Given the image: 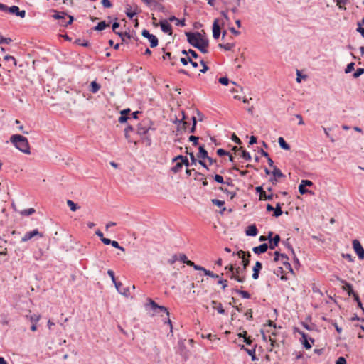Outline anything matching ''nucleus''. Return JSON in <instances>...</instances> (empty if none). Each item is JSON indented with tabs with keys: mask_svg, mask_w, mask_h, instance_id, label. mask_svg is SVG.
I'll return each instance as SVG.
<instances>
[{
	"mask_svg": "<svg viewBox=\"0 0 364 364\" xmlns=\"http://www.w3.org/2000/svg\"><path fill=\"white\" fill-rule=\"evenodd\" d=\"M278 142L280 147L284 150H289L290 146L285 141L283 137L280 136L278 139Z\"/></svg>",
	"mask_w": 364,
	"mask_h": 364,
	"instance_id": "27",
	"label": "nucleus"
},
{
	"mask_svg": "<svg viewBox=\"0 0 364 364\" xmlns=\"http://www.w3.org/2000/svg\"><path fill=\"white\" fill-rule=\"evenodd\" d=\"M288 259H288L287 256L285 254H282L281 257H279V260H282L283 264L284 265L288 266L289 267L291 272H292L293 270L291 268V264L287 262Z\"/></svg>",
	"mask_w": 364,
	"mask_h": 364,
	"instance_id": "36",
	"label": "nucleus"
},
{
	"mask_svg": "<svg viewBox=\"0 0 364 364\" xmlns=\"http://www.w3.org/2000/svg\"><path fill=\"white\" fill-rule=\"evenodd\" d=\"M148 304H146V306H150L151 308L154 310L155 313L160 314V313H164L167 316H169V312L168 309L164 306H159L154 301H153L151 299H147Z\"/></svg>",
	"mask_w": 364,
	"mask_h": 364,
	"instance_id": "6",
	"label": "nucleus"
},
{
	"mask_svg": "<svg viewBox=\"0 0 364 364\" xmlns=\"http://www.w3.org/2000/svg\"><path fill=\"white\" fill-rule=\"evenodd\" d=\"M133 130V127L130 125L127 126L125 129H124V136H125V138L129 141H131L130 139H129V133H130L131 131Z\"/></svg>",
	"mask_w": 364,
	"mask_h": 364,
	"instance_id": "45",
	"label": "nucleus"
},
{
	"mask_svg": "<svg viewBox=\"0 0 364 364\" xmlns=\"http://www.w3.org/2000/svg\"><path fill=\"white\" fill-rule=\"evenodd\" d=\"M220 35V26L219 20L215 19L213 23V37L214 39H218Z\"/></svg>",
	"mask_w": 364,
	"mask_h": 364,
	"instance_id": "13",
	"label": "nucleus"
},
{
	"mask_svg": "<svg viewBox=\"0 0 364 364\" xmlns=\"http://www.w3.org/2000/svg\"><path fill=\"white\" fill-rule=\"evenodd\" d=\"M178 259H180L183 263L186 264L187 265L189 262H191V260H188L187 259L186 255L184 254H180L179 256L178 257Z\"/></svg>",
	"mask_w": 364,
	"mask_h": 364,
	"instance_id": "47",
	"label": "nucleus"
},
{
	"mask_svg": "<svg viewBox=\"0 0 364 364\" xmlns=\"http://www.w3.org/2000/svg\"><path fill=\"white\" fill-rule=\"evenodd\" d=\"M235 291L238 294L242 296V297L244 299H250V294L246 291L239 290V289H237Z\"/></svg>",
	"mask_w": 364,
	"mask_h": 364,
	"instance_id": "42",
	"label": "nucleus"
},
{
	"mask_svg": "<svg viewBox=\"0 0 364 364\" xmlns=\"http://www.w3.org/2000/svg\"><path fill=\"white\" fill-rule=\"evenodd\" d=\"M237 255L239 257L242 258L243 269L244 270H245V269L250 264L249 258L251 257V254L249 252L246 253L245 251L240 250L237 252Z\"/></svg>",
	"mask_w": 364,
	"mask_h": 364,
	"instance_id": "12",
	"label": "nucleus"
},
{
	"mask_svg": "<svg viewBox=\"0 0 364 364\" xmlns=\"http://www.w3.org/2000/svg\"><path fill=\"white\" fill-rule=\"evenodd\" d=\"M212 203H213V204L217 205L218 207H222L225 204L224 201L220 200H218V199H213L212 200Z\"/></svg>",
	"mask_w": 364,
	"mask_h": 364,
	"instance_id": "51",
	"label": "nucleus"
},
{
	"mask_svg": "<svg viewBox=\"0 0 364 364\" xmlns=\"http://www.w3.org/2000/svg\"><path fill=\"white\" fill-rule=\"evenodd\" d=\"M12 41V39L10 38H4L1 33H0V44H9Z\"/></svg>",
	"mask_w": 364,
	"mask_h": 364,
	"instance_id": "43",
	"label": "nucleus"
},
{
	"mask_svg": "<svg viewBox=\"0 0 364 364\" xmlns=\"http://www.w3.org/2000/svg\"><path fill=\"white\" fill-rule=\"evenodd\" d=\"M150 126H147V124L145 122L141 123L138 125L137 128V133L139 135H144L146 134L149 129H151Z\"/></svg>",
	"mask_w": 364,
	"mask_h": 364,
	"instance_id": "17",
	"label": "nucleus"
},
{
	"mask_svg": "<svg viewBox=\"0 0 364 364\" xmlns=\"http://www.w3.org/2000/svg\"><path fill=\"white\" fill-rule=\"evenodd\" d=\"M100 89V85L95 81H93L90 84V91L92 93H97Z\"/></svg>",
	"mask_w": 364,
	"mask_h": 364,
	"instance_id": "31",
	"label": "nucleus"
},
{
	"mask_svg": "<svg viewBox=\"0 0 364 364\" xmlns=\"http://www.w3.org/2000/svg\"><path fill=\"white\" fill-rule=\"evenodd\" d=\"M226 269H229V272H228V276L232 279L237 281L238 282L243 283L245 281V275H236L235 273V269L232 267V265H230V267H226Z\"/></svg>",
	"mask_w": 364,
	"mask_h": 364,
	"instance_id": "9",
	"label": "nucleus"
},
{
	"mask_svg": "<svg viewBox=\"0 0 364 364\" xmlns=\"http://www.w3.org/2000/svg\"><path fill=\"white\" fill-rule=\"evenodd\" d=\"M262 268V264L260 262L257 261L256 262L254 267H253V274H252V278L254 279H257L259 278V274L260 270Z\"/></svg>",
	"mask_w": 364,
	"mask_h": 364,
	"instance_id": "18",
	"label": "nucleus"
},
{
	"mask_svg": "<svg viewBox=\"0 0 364 364\" xmlns=\"http://www.w3.org/2000/svg\"><path fill=\"white\" fill-rule=\"evenodd\" d=\"M27 318H29L30 321L33 323H35L36 324L38 323V321L40 320L41 318V316L38 315V314H33V315H31L30 316H26Z\"/></svg>",
	"mask_w": 364,
	"mask_h": 364,
	"instance_id": "39",
	"label": "nucleus"
},
{
	"mask_svg": "<svg viewBox=\"0 0 364 364\" xmlns=\"http://www.w3.org/2000/svg\"><path fill=\"white\" fill-rule=\"evenodd\" d=\"M35 212H36L35 209L33 208H31L28 209L23 210L20 211L19 213L23 216H29V215L33 214Z\"/></svg>",
	"mask_w": 364,
	"mask_h": 364,
	"instance_id": "32",
	"label": "nucleus"
},
{
	"mask_svg": "<svg viewBox=\"0 0 364 364\" xmlns=\"http://www.w3.org/2000/svg\"><path fill=\"white\" fill-rule=\"evenodd\" d=\"M102 4L105 8H110L112 6L109 0H102Z\"/></svg>",
	"mask_w": 364,
	"mask_h": 364,
	"instance_id": "58",
	"label": "nucleus"
},
{
	"mask_svg": "<svg viewBox=\"0 0 364 364\" xmlns=\"http://www.w3.org/2000/svg\"><path fill=\"white\" fill-rule=\"evenodd\" d=\"M272 234L273 233L272 232H269V234H268V238L270 240L269 248L271 250L275 249V247L278 245V243L280 241V237H279V235H276L272 239L271 237H272Z\"/></svg>",
	"mask_w": 364,
	"mask_h": 364,
	"instance_id": "14",
	"label": "nucleus"
},
{
	"mask_svg": "<svg viewBox=\"0 0 364 364\" xmlns=\"http://www.w3.org/2000/svg\"><path fill=\"white\" fill-rule=\"evenodd\" d=\"M188 266L193 267L194 269L205 272V269L201 266L195 264L193 262H189Z\"/></svg>",
	"mask_w": 364,
	"mask_h": 364,
	"instance_id": "40",
	"label": "nucleus"
},
{
	"mask_svg": "<svg viewBox=\"0 0 364 364\" xmlns=\"http://www.w3.org/2000/svg\"><path fill=\"white\" fill-rule=\"evenodd\" d=\"M76 43L83 47H87L89 46V43L87 41H82L80 39H77L76 41Z\"/></svg>",
	"mask_w": 364,
	"mask_h": 364,
	"instance_id": "59",
	"label": "nucleus"
},
{
	"mask_svg": "<svg viewBox=\"0 0 364 364\" xmlns=\"http://www.w3.org/2000/svg\"><path fill=\"white\" fill-rule=\"evenodd\" d=\"M191 119L193 121V124H192V127L190 129L189 132L191 133H194L195 131H196V117L193 116L191 117Z\"/></svg>",
	"mask_w": 364,
	"mask_h": 364,
	"instance_id": "52",
	"label": "nucleus"
},
{
	"mask_svg": "<svg viewBox=\"0 0 364 364\" xmlns=\"http://www.w3.org/2000/svg\"><path fill=\"white\" fill-rule=\"evenodd\" d=\"M183 166V165L181 164V161H178L176 165L172 167L171 170L175 173H178L182 169Z\"/></svg>",
	"mask_w": 364,
	"mask_h": 364,
	"instance_id": "35",
	"label": "nucleus"
},
{
	"mask_svg": "<svg viewBox=\"0 0 364 364\" xmlns=\"http://www.w3.org/2000/svg\"><path fill=\"white\" fill-rule=\"evenodd\" d=\"M0 10L9 11V13L15 14L17 16H20L21 18H24L26 16V11L24 10L20 11L17 6L8 7L6 5L0 3Z\"/></svg>",
	"mask_w": 364,
	"mask_h": 364,
	"instance_id": "4",
	"label": "nucleus"
},
{
	"mask_svg": "<svg viewBox=\"0 0 364 364\" xmlns=\"http://www.w3.org/2000/svg\"><path fill=\"white\" fill-rule=\"evenodd\" d=\"M313 183L309 180H302L300 185L299 186V193L302 195L308 192L307 189H306V186H311Z\"/></svg>",
	"mask_w": 364,
	"mask_h": 364,
	"instance_id": "15",
	"label": "nucleus"
},
{
	"mask_svg": "<svg viewBox=\"0 0 364 364\" xmlns=\"http://www.w3.org/2000/svg\"><path fill=\"white\" fill-rule=\"evenodd\" d=\"M214 180L219 183H225L223 180V176H221L220 175H218V174L215 175Z\"/></svg>",
	"mask_w": 364,
	"mask_h": 364,
	"instance_id": "54",
	"label": "nucleus"
},
{
	"mask_svg": "<svg viewBox=\"0 0 364 364\" xmlns=\"http://www.w3.org/2000/svg\"><path fill=\"white\" fill-rule=\"evenodd\" d=\"M109 24L107 23L105 21L99 22L97 25L94 28L95 31H102L106 28L109 27Z\"/></svg>",
	"mask_w": 364,
	"mask_h": 364,
	"instance_id": "28",
	"label": "nucleus"
},
{
	"mask_svg": "<svg viewBox=\"0 0 364 364\" xmlns=\"http://www.w3.org/2000/svg\"><path fill=\"white\" fill-rule=\"evenodd\" d=\"M200 64L203 66V68L200 70V72L201 73H206L208 70L209 68L206 65V64H205V61L203 60H200Z\"/></svg>",
	"mask_w": 364,
	"mask_h": 364,
	"instance_id": "50",
	"label": "nucleus"
},
{
	"mask_svg": "<svg viewBox=\"0 0 364 364\" xmlns=\"http://www.w3.org/2000/svg\"><path fill=\"white\" fill-rule=\"evenodd\" d=\"M337 279L339 280L341 283L345 284V286L343 287V289L348 291V294L349 296H351V295L354 294L355 292H354V291L353 289L352 284H350V283L346 282V281L340 279L339 277H337Z\"/></svg>",
	"mask_w": 364,
	"mask_h": 364,
	"instance_id": "20",
	"label": "nucleus"
},
{
	"mask_svg": "<svg viewBox=\"0 0 364 364\" xmlns=\"http://www.w3.org/2000/svg\"><path fill=\"white\" fill-rule=\"evenodd\" d=\"M257 229L255 225H251L246 230V235L248 236H256L257 235Z\"/></svg>",
	"mask_w": 364,
	"mask_h": 364,
	"instance_id": "23",
	"label": "nucleus"
},
{
	"mask_svg": "<svg viewBox=\"0 0 364 364\" xmlns=\"http://www.w3.org/2000/svg\"><path fill=\"white\" fill-rule=\"evenodd\" d=\"M232 140L235 141L237 144H241L242 141L235 134H232Z\"/></svg>",
	"mask_w": 364,
	"mask_h": 364,
	"instance_id": "62",
	"label": "nucleus"
},
{
	"mask_svg": "<svg viewBox=\"0 0 364 364\" xmlns=\"http://www.w3.org/2000/svg\"><path fill=\"white\" fill-rule=\"evenodd\" d=\"M363 73H364V68H360L356 70V71L353 73V76L354 78H358Z\"/></svg>",
	"mask_w": 364,
	"mask_h": 364,
	"instance_id": "46",
	"label": "nucleus"
},
{
	"mask_svg": "<svg viewBox=\"0 0 364 364\" xmlns=\"http://www.w3.org/2000/svg\"><path fill=\"white\" fill-rule=\"evenodd\" d=\"M268 249V245L266 243H263L257 247H253L252 249V251L255 253V254H262V253H264Z\"/></svg>",
	"mask_w": 364,
	"mask_h": 364,
	"instance_id": "19",
	"label": "nucleus"
},
{
	"mask_svg": "<svg viewBox=\"0 0 364 364\" xmlns=\"http://www.w3.org/2000/svg\"><path fill=\"white\" fill-rule=\"evenodd\" d=\"M4 60L6 61H12L13 62V64L14 66H16V60L15 59V58L14 56H11V55H6L4 56Z\"/></svg>",
	"mask_w": 364,
	"mask_h": 364,
	"instance_id": "48",
	"label": "nucleus"
},
{
	"mask_svg": "<svg viewBox=\"0 0 364 364\" xmlns=\"http://www.w3.org/2000/svg\"><path fill=\"white\" fill-rule=\"evenodd\" d=\"M107 274L111 277V279L112 282L114 284L117 291L125 296H128L129 294V289H124L123 291L119 289V287L122 286V283L116 281L114 272L112 269H109L107 271Z\"/></svg>",
	"mask_w": 364,
	"mask_h": 364,
	"instance_id": "5",
	"label": "nucleus"
},
{
	"mask_svg": "<svg viewBox=\"0 0 364 364\" xmlns=\"http://www.w3.org/2000/svg\"><path fill=\"white\" fill-rule=\"evenodd\" d=\"M111 245H112V247H114L115 248H117V249H119V250H121L123 252L125 250L124 248L121 247L119 245V244L118 243V242H117V241H114V240L111 241Z\"/></svg>",
	"mask_w": 364,
	"mask_h": 364,
	"instance_id": "53",
	"label": "nucleus"
},
{
	"mask_svg": "<svg viewBox=\"0 0 364 364\" xmlns=\"http://www.w3.org/2000/svg\"><path fill=\"white\" fill-rule=\"evenodd\" d=\"M188 140L190 141H192L194 146H196L198 144V137L191 135L189 136Z\"/></svg>",
	"mask_w": 364,
	"mask_h": 364,
	"instance_id": "56",
	"label": "nucleus"
},
{
	"mask_svg": "<svg viewBox=\"0 0 364 364\" xmlns=\"http://www.w3.org/2000/svg\"><path fill=\"white\" fill-rule=\"evenodd\" d=\"M10 141L16 149L25 154H30V146L28 139L20 134H14L11 136Z\"/></svg>",
	"mask_w": 364,
	"mask_h": 364,
	"instance_id": "2",
	"label": "nucleus"
},
{
	"mask_svg": "<svg viewBox=\"0 0 364 364\" xmlns=\"http://www.w3.org/2000/svg\"><path fill=\"white\" fill-rule=\"evenodd\" d=\"M67 205L70 207L72 211H76L80 207L71 200H67Z\"/></svg>",
	"mask_w": 364,
	"mask_h": 364,
	"instance_id": "34",
	"label": "nucleus"
},
{
	"mask_svg": "<svg viewBox=\"0 0 364 364\" xmlns=\"http://www.w3.org/2000/svg\"><path fill=\"white\" fill-rule=\"evenodd\" d=\"M245 350L247 353V354L252 357V360H255L257 359V358L255 356V348H252V349L245 348Z\"/></svg>",
	"mask_w": 364,
	"mask_h": 364,
	"instance_id": "44",
	"label": "nucleus"
},
{
	"mask_svg": "<svg viewBox=\"0 0 364 364\" xmlns=\"http://www.w3.org/2000/svg\"><path fill=\"white\" fill-rule=\"evenodd\" d=\"M357 31L359 32L364 38V28L361 27V23H358V28H357Z\"/></svg>",
	"mask_w": 364,
	"mask_h": 364,
	"instance_id": "63",
	"label": "nucleus"
},
{
	"mask_svg": "<svg viewBox=\"0 0 364 364\" xmlns=\"http://www.w3.org/2000/svg\"><path fill=\"white\" fill-rule=\"evenodd\" d=\"M354 66H355V63H349L346 68L345 69V73H351L353 70H354Z\"/></svg>",
	"mask_w": 364,
	"mask_h": 364,
	"instance_id": "49",
	"label": "nucleus"
},
{
	"mask_svg": "<svg viewBox=\"0 0 364 364\" xmlns=\"http://www.w3.org/2000/svg\"><path fill=\"white\" fill-rule=\"evenodd\" d=\"M211 304H212L213 308L215 309L219 314H225V311L224 309L223 308L221 303H218L216 301H212Z\"/></svg>",
	"mask_w": 364,
	"mask_h": 364,
	"instance_id": "25",
	"label": "nucleus"
},
{
	"mask_svg": "<svg viewBox=\"0 0 364 364\" xmlns=\"http://www.w3.org/2000/svg\"><path fill=\"white\" fill-rule=\"evenodd\" d=\"M240 157L243 158L246 161H250L251 160V156L249 152L242 150L240 153Z\"/></svg>",
	"mask_w": 364,
	"mask_h": 364,
	"instance_id": "38",
	"label": "nucleus"
},
{
	"mask_svg": "<svg viewBox=\"0 0 364 364\" xmlns=\"http://www.w3.org/2000/svg\"><path fill=\"white\" fill-rule=\"evenodd\" d=\"M336 364H346V360L343 357H339Z\"/></svg>",
	"mask_w": 364,
	"mask_h": 364,
	"instance_id": "64",
	"label": "nucleus"
},
{
	"mask_svg": "<svg viewBox=\"0 0 364 364\" xmlns=\"http://www.w3.org/2000/svg\"><path fill=\"white\" fill-rule=\"evenodd\" d=\"M217 154L222 156L225 155H229V152L226 151L225 150L223 149H219L217 150Z\"/></svg>",
	"mask_w": 364,
	"mask_h": 364,
	"instance_id": "61",
	"label": "nucleus"
},
{
	"mask_svg": "<svg viewBox=\"0 0 364 364\" xmlns=\"http://www.w3.org/2000/svg\"><path fill=\"white\" fill-rule=\"evenodd\" d=\"M218 46L221 48L225 49V50H230L235 47V44L233 43H226V44H221L220 43Z\"/></svg>",
	"mask_w": 364,
	"mask_h": 364,
	"instance_id": "37",
	"label": "nucleus"
},
{
	"mask_svg": "<svg viewBox=\"0 0 364 364\" xmlns=\"http://www.w3.org/2000/svg\"><path fill=\"white\" fill-rule=\"evenodd\" d=\"M197 156H198V158H199L201 160L208 158V152L204 149L203 146H199V151H198V153L197 154Z\"/></svg>",
	"mask_w": 364,
	"mask_h": 364,
	"instance_id": "24",
	"label": "nucleus"
},
{
	"mask_svg": "<svg viewBox=\"0 0 364 364\" xmlns=\"http://www.w3.org/2000/svg\"><path fill=\"white\" fill-rule=\"evenodd\" d=\"M141 35L149 40L151 48H155L158 46L159 41L157 37L153 34H151L146 29H144L142 31Z\"/></svg>",
	"mask_w": 364,
	"mask_h": 364,
	"instance_id": "8",
	"label": "nucleus"
},
{
	"mask_svg": "<svg viewBox=\"0 0 364 364\" xmlns=\"http://www.w3.org/2000/svg\"><path fill=\"white\" fill-rule=\"evenodd\" d=\"M188 266L193 267L194 269L205 272V269L201 266L195 264L193 262H189Z\"/></svg>",
	"mask_w": 364,
	"mask_h": 364,
	"instance_id": "41",
	"label": "nucleus"
},
{
	"mask_svg": "<svg viewBox=\"0 0 364 364\" xmlns=\"http://www.w3.org/2000/svg\"><path fill=\"white\" fill-rule=\"evenodd\" d=\"M282 204H281L279 203H277L276 204V207L274 209V214H273L274 217L277 218L282 214Z\"/></svg>",
	"mask_w": 364,
	"mask_h": 364,
	"instance_id": "29",
	"label": "nucleus"
},
{
	"mask_svg": "<svg viewBox=\"0 0 364 364\" xmlns=\"http://www.w3.org/2000/svg\"><path fill=\"white\" fill-rule=\"evenodd\" d=\"M298 333L301 336V338H302L301 342L304 345V347L306 349H310L311 348V345L308 342L307 335L301 331H298Z\"/></svg>",
	"mask_w": 364,
	"mask_h": 364,
	"instance_id": "21",
	"label": "nucleus"
},
{
	"mask_svg": "<svg viewBox=\"0 0 364 364\" xmlns=\"http://www.w3.org/2000/svg\"><path fill=\"white\" fill-rule=\"evenodd\" d=\"M195 179L199 181H202L203 186H206L208 181L204 174L195 171Z\"/></svg>",
	"mask_w": 364,
	"mask_h": 364,
	"instance_id": "22",
	"label": "nucleus"
},
{
	"mask_svg": "<svg viewBox=\"0 0 364 364\" xmlns=\"http://www.w3.org/2000/svg\"><path fill=\"white\" fill-rule=\"evenodd\" d=\"M353 247L360 259H364V248L358 240L353 241Z\"/></svg>",
	"mask_w": 364,
	"mask_h": 364,
	"instance_id": "10",
	"label": "nucleus"
},
{
	"mask_svg": "<svg viewBox=\"0 0 364 364\" xmlns=\"http://www.w3.org/2000/svg\"><path fill=\"white\" fill-rule=\"evenodd\" d=\"M272 174L274 177L283 178L284 175L282 173L281 170L277 167H274Z\"/></svg>",
	"mask_w": 364,
	"mask_h": 364,
	"instance_id": "33",
	"label": "nucleus"
},
{
	"mask_svg": "<svg viewBox=\"0 0 364 364\" xmlns=\"http://www.w3.org/2000/svg\"><path fill=\"white\" fill-rule=\"evenodd\" d=\"M36 236H38L39 237H43V234L42 232H40L37 229H35L32 231L27 232L24 236L21 238L22 242H26L28 241L29 240L33 238Z\"/></svg>",
	"mask_w": 364,
	"mask_h": 364,
	"instance_id": "11",
	"label": "nucleus"
},
{
	"mask_svg": "<svg viewBox=\"0 0 364 364\" xmlns=\"http://www.w3.org/2000/svg\"><path fill=\"white\" fill-rule=\"evenodd\" d=\"M160 26L164 33H168V35L172 34L171 26L168 23V22L166 20L161 21Z\"/></svg>",
	"mask_w": 364,
	"mask_h": 364,
	"instance_id": "16",
	"label": "nucleus"
},
{
	"mask_svg": "<svg viewBox=\"0 0 364 364\" xmlns=\"http://www.w3.org/2000/svg\"><path fill=\"white\" fill-rule=\"evenodd\" d=\"M274 198V195L272 193L267 194L266 192L264 193H261L260 196H259V199L260 200H271Z\"/></svg>",
	"mask_w": 364,
	"mask_h": 364,
	"instance_id": "30",
	"label": "nucleus"
},
{
	"mask_svg": "<svg viewBox=\"0 0 364 364\" xmlns=\"http://www.w3.org/2000/svg\"><path fill=\"white\" fill-rule=\"evenodd\" d=\"M53 18L61 21L60 25L63 27L72 24L74 18L73 16L67 15L65 12H58L55 11V14L53 15Z\"/></svg>",
	"mask_w": 364,
	"mask_h": 364,
	"instance_id": "3",
	"label": "nucleus"
},
{
	"mask_svg": "<svg viewBox=\"0 0 364 364\" xmlns=\"http://www.w3.org/2000/svg\"><path fill=\"white\" fill-rule=\"evenodd\" d=\"M204 274L205 275L209 276V277H213V278H218V274H215L213 272H211L210 270H207L206 269H205V270L204 272Z\"/></svg>",
	"mask_w": 364,
	"mask_h": 364,
	"instance_id": "57",
	"label": "nucleus"
},
{
	"mask_svg": "<svg viewBox=\"0 0 364 364\" xmlns=\"http://www.w3.org/2000/svg\"><path fill=\"white\" fill-rule=\"evenodd\" d=\"M186 153L188 154H189V156H190V158H191V164H196V159L193 153V152H188L187 149H186Z\"/></svg>",
	"mask_w": 364,
	"mask_h": 364,
	"instance_id": "60",
	"label": "nucleus"
},
{
	"mask_svg": "<svg viewBox=\"0 0 364 364\" xmlns=\"http://www.w3.org/2000/svg\"><path fill=\"white\" fill-rule=\"evenodd\" d=\"M188 42L193 47L198 48L203 53H208V40L203 38L200 33L186 32Z\"/></svg>",
	"mask_w": 364,
	"mask_h": 364,
	"instance_id": "1",
	"label": "nucleus"
},
{
	"mask_svg": "<svg viewBox=\"0 0 364 364\" xmlns=\"http://www.w3.org/2000/svg\"><path fill=\"white\" fill-rule=\"evenodd\" d=\"M117 34L121 37L122 42L127 43V40L131 39L132 38H133L134 40L137 41V38H134L132 35H131L129 33H127V32L117 33Z\"/></svg>",
	"mask_w": 364,
	"mask_h": 364,
	"instance_id": "26",
	"label": "nucleus"
},
{
	"mask_svg": "<svg viewBox=\"0 0 364 364\" xmlns=\"http://www.w3.org/2000/svg\"><path fill=\"white\" fill-rule=\"evenodd\" d=\"M218 81L223 85H228L229 83V79L226 77L219 78Z\"/></svg>",
	"mask_w": 364,
	"mask_h": 364,
	"instance_id": "55",
	"label": "nucleus"
},
{
	"mask_svg": "<svg viewBox=\"0 0 364 364\" xmlns=\"http://www.w3.org/2000/svg\"><path fill=\"white\" fill-rule=\"evenodd\" d=\"M182 118L181 119H176L175 123L177 124V129L175 131L176 134L178 135L186 131L188 122L186 121V116L184 112H182Z\"/></svg>",
	"mask_w": 364,
	"mask_h": 364,
	"instance_id": "7",
	"label": "nucleus"
}]
</instances>
